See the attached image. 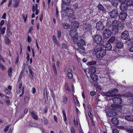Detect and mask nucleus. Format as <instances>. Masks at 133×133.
<instances>
[{
	"label": "nucleus",
	"mask_w": 133,
	"mask_h": 133,
	"mask_svg": "<svg viewBox=\"0 0 133 133\" xmlns=\"http://www.w3.org/2000/svg\"><path fill=\"white\" fill-rule=\"evenodd\" d=\"M106 54V52L105 49L100 48L97 50L96 55L97 58H101L103 57Z\"/></svg>",
	"instance_id": "nucleus-1"
},
{
	"label": "nucleus",
	"mask_w": 133,
	"mask_h": 133,
	"mask_svg": "<svg viewBox=\"0 0 133 133\" xmlns=\"http://www.w3.org/2000/svg\"><path fill=\"white\" fill-rule=\"evenodd\" d=\"M120 22L117 20H115L112 23V30L115 32H117L118 31V27Z\"/></svg>",
	"instance_id": "nucleus-2"
},
{
	"label": "nucleus",
	"mask_w": 133,
	"mask_h": 133,
	"mask_svg": "<svg viewBox=\"0 0 133 133\" xmlns=\"http://www.w3.org/2000/svg\"><path fill=\"white\" fill-rule=\"evenodd\" d=\"M115 95H116L115 96H114V97L112 99L113 102L114 103H117V104L118 103L120 104H122V101L120 96L117 94Z\"/></svg>",
	"instance_id": "nucleus-3"
},
{
	"label": "nucleus",
	"mask_w": 133,
	"mask_h": 133,
	"mask_svg": "<svg viewBox=\"0 0 133 133\" xmlns=\"http://www.w3.org/2000/svg\"><path fill=\"white\" fill-rule=\"evenodd\" d=\"M111 30L109 29H106L104 30L103 32V36L104 38H109L111 35Z\"/></svg>",
	"instance_id": "nucleus-4"
},
{
	"label": "nucleus",
	"mask_w": 133,
	"mask_h": 133,
	"mask_svg": "<svg viewBox=\"0 0 133 133\" xmlns=\"http://www.w3.org/2000/svg\"><path fill=\"white\" fill-rule=\"evenodd\" d=\"M77 44L78 46H80L82 47V48H81L80 47V48H79V50H82V52H84L85 50V48L84 47L82 46L85 44V41L83 39H81L77 42Z\"/></svg>",
	"instance_id": "nucleus-5"
},
{
	"label": "nucleus",
	"mask_w": 133,
	"mask_h": 133,
	"mask_svg": "<svg viewBox=\"0 0 133 133\" xmlns=\"http://www.w3.org/2000/svg\"><path fill=\"white\" fill-rule=\"evenodd\" d=\"M102 39V37L101 35H96L94 38L93 41L95 43L99 44L101 42Z\"/></svg>",
	"instance_id": "nucleus-6"
},
{
	"label": "nucleus",
	"mask_w": 133,
	"mask_h": 133,
	"mask_svg": "<svg viewBox=\"0 0 133 133\" xmlns=\"http://www.w3.org/2000/svg\"><path fill=\"white\" fill-rule=\"evenodd\" d=\"M110 15L112 18H116L118 15V10L116 9H114L110 12Z\"/></svg>",
	"instance_id": "nucleus-7"
},
{
	"label": "nucleus",
	"mask_w": 133,
	"mask_h": 133,
	"mask_svg": "<svg viewBox=\"0 0 133 133\" xmlns=\"http://www.w3.org/2000/svg\"><path fill=\"white\" fill-rule=\"evenodd\" d=\"M72 9L69 8L67 11L64 12L65 16L71 17L73 16L74 15V13Z\"/></svg>",
	"instance_id": "nucleus-8"
},
{
	"label": "nucleus",
	"mask_w": 133,
	"mask_h": 133,
	"mask_svg": "<svg viewBox=\"0 0 133 133\" xmlns=\"http://www.w3.org/2000/svg\"><path fill=\"white\" fill-rule=\"evenodd\" d=\"M96 27L97 30L101 31L104 29V26L103 23L99 21L97 23Z\"/></svg>",
	"instance_id": "nucleus-9"
},
{
	"label": "nucleus",
	"mask_w": 133,
	"mask_h": 133,
	"mask_svg": "<svg viewBox=\"0 0 133 133\" xmlns=\"http://www.w3.org/2000/svg\"><path fill=\"white\" fill-rule=\"evenodd\" d=\"M121 38L124 40H127L129 37V34L128 32L127 31H124L121 35Z\"/></svg>",
	"instance_id": "nucleus-10"
},
{
	"label": "nucleus",
	"mask_w": 133,
	"mask_h": 133,
	"mask_svg": "<svg viewBox=\"0 0 133 133\" xmlns=\"http://www.w3.org/2000/svg\"><path fill=\"white\" fill-rule=\"evenodd\" d=\"M127 16V14L124 12H120L118 15L119 18L122 20H124L126 19Z\"/></svg>",
	"instance_id": "nucleus-11"
},
{
	"label": "nucleus",
	"mask_w": 133,
	"mask_h": 133,
	"mask_svg": "<svg viewBox=\"0 0 133 133\" xmlns=\"http://www.w3.org/2000/svg\"><path fill=\"white\" fill-rule=\"evenodd\" d=\"M69 34L70 36L72 38L76 37L78 35L76 30L74 29L71 30L69 32Z\"/></svg>",
	"instance_id": "nucleus-12"
},
{
	"label": "nucleus",
	"mask_w": 133,
	"mask_h": 133,
	"mask_svg": "<svg viewBox=\"0 0 133 133\" xmlns=\"http://www.w3.org/2000/svg\"><path fill=\"white\" fill-rule=\"evenodd\" d=\"M111 121L112 123L115 125H118L119 124V122L117 118H113L111 119Z\"/></svg>",
	"instance_id": "nucleus-13"
},
{
	"label": "nucleus",
	"mask_w": 133,
	"mask_h": 133,
	"mask_svg": "<svg viewBox=\"0 0 133 133\" xmlns=\"http://www.w3.org/2000/svg\"><path fill=\"white\" fill-rule=\"evenodd\" d=\"M125 119L129 122H133V115H129L125 116Z\"/></svg>",
	"instance_id": "nucleus-14"
},
{
	"label": "nucleus",
	"mask_w": 133,
	"mask_h": 133,
	"mask_svg": "<svg viewBox=\"0 0 133 133\" xmlns=\"http://www.w3.org/2000/svg\"><path fill=\"white\" fill-rule=\"evenodd\" d=\"M79 26V24L77 21H74L72 23L71 26L73 29H77L78 28Z\"/></svg>",
	"instance_id": "nucleus-15"
},
{
	"label": "nucleus",
	"mask_w": 133,
	"mask_h": 133,
	"mask_svg": "<svg viewBox=\"0 0 133 133\" xmlns=\"http://www.w3.org/2000/svg\"><path fill=\"white\" fill-rule=\"evenodd\" d=\"M104 94L105 96L108 97H112L116 95L115 94H112L111 91L105 92L104 93Z\"/></svg>",
	"instance_id": "nucleus-16"
},
{
	"label": "nucleus",
	"mask_w": 133,
	"mask_h": 133,
	"mask_svg": "<svg viewBox=\"0 0 133 133\" xmlns=\"http://www.w3.org/2000/svg\"><path fill=\"white\" fill-rule=\"evenodd\" d=\"M127 9V5L124 4H122L120 5V9L122 11H124L126 10Z\"/></svg>",
	"instance_id": "nucleus-17"
},
{
	"label": "nucleus",
	"mask_w": 133,
	"mask_h": 133,
	"mask_svg": "<svg viewBox=\"0 0 133 133\" xmlns=\"http://www.w3.org/2000/svg\"><path fill=\"white\" fill-rule=\"evenodd\" d=\"M90 76L92 79L94 81L96 82L98 80V76L95 74H92Z\"/></svg>",
	"instance_id": "nucleus-18"
},
{
	"label": "nucleus",
	"mask_w": 133,
	"mask_h": 133,
	"mask_svg": "<svg viewBox=\"0 0 133 133\" xmlns=\"http://www.w3.org/2000/svg\"><path fill=\"white\" fill-rule=\"evenodd\" d=\"M67 75L68 78L70 79H72L73 78V75L71 72V70L70 69H68L67 70Z\"/></svg>",
	"instance_id": "nucleus-19"
},
{
	"label": "nucleus",
	"mask_w": 133,
	"mask_h": 133,
	"mask_svg": "<svg viewBox=\"0 0 133 133\" xmlns=\"http://www.w3.org/2000/svg\"><path fill=\"white\" fill-rule=\"evenodd\" d=\"M109 1L114 7L117 6L118 5V2L117 0H109Z\"/></svg>",
	"instance_id": "nucleus-20"
},
{
	"label": "nucleus",
	"mask_w": 133,
	"mask_h": 133,
	"mask_svg": "<svg viewBox=\"0 0 133 133\" xmlns=\"http://www.w3.org/2000/svg\"><path fill=\"white\" fill-rule=\"evenodd\" d=\"M105 49L108 50H111L112 47L110 43L108 42L105 45Z\"/></svg>",
	"instance_id": "nucleus-21"
},
{
	"label": "nucleus",
	"mask_w": 133,
	"mask_h": 133,
	"mask_svg": "<svg viewBox=\"0 0 133 133\" xmlns=\"http://www.w3.org/2000/svg\"><path fill=\"white\" fill-rule=\"evenodd\" d=\"M89 71L92 74L95 73L96 71V68L94 66H91L90 68Z\"/></svg>",
	"instance_id": "nucleus-22"
},
{
	"label": "nucleus",
	"mask_w": 133,
	"mask_h": 133,
	"mask_svg": "<svg viewBox=\"0 0 133 133\" xmlns=\"http://www.w3.org/2000/svg\"><path fill=\"white\" fill-rule=\"evenodd\" d=\"M31 115L32 117L34 119L36 120L38 119V117L35 111H32L31 113Z\"/></svg>",
	"instance_id": "nucleus-23"
},
{
	"label": "nucleus",
	"mask_w": 133,
	"mask_h": 133,
	"mask_svg": "<svg viewBox=\"0 0 133 133\" xmlns=\"http://www.w3.org/2000/svg\"><path fill=\"white\" fill-rule=\"evenodd\" d=\"M123 46V43L120 42H118L116 44V46L118 48L121 49Z\"/></svg>",
	"instance_id": "nucleus-24"
},
{
	"label": "nucleus",
	"mask_w": 133,
	"mask_h": 133,
	"mask_svg": "<svg viewBox=\"0 0 133 133\" xmlns=\"http://www.w3.org/2000/svg\"><path fill=\"white\" fill-rule=\"evenodd\" d=\"M4 42L7 45H9L11 42L9 38L7 37H6L4 38Z\"/></svg>",
	"instance_id": "nucleus-25"
},
{
	"label": "nucleus",
	"mask_w": 133,
	"mask_h": 133,
	"mask_svg": "<svg viewBox=\"0 0 133 133\" xmlns=\"http://www.w3.org/2000/svg\"><path fill=\"white\" fill-rule=\"evenodd\" d=\"M66 5H67L62 4V10H63L64 11H66L67 10H68L69 8V7H68L67 6H66Z\"/></svg>",
	"instance_id": "nucleus-26"
},
{
	"label": "nucleus",
	"mask_w": 133,
	"mask_h": 133,
	"mask_svg": "<svg viewBox=\"0 0 133 133\" xmlns=\"http://www.w3.org/2000/svg\"><path fill=\"white\" fill-rule=\"evenodd\" d=\"M126 4L127 6H131L133 5V1L132 0H127Z\"/></svg>",
	"instance_id": "nucleus-27"
},
{
	"label": "nucleus",
	"mask_w": 133,
	"mask_h": 133,
	"mask_svg": "<svg viewBox=\"0 0 133 133\" xmlns=\"http://www.w3.org/2000/svg\"><path fill=\"white\" fill-rule=\"evenodd\" d=\"M12 70L11 68H10L8 70V73L9 76L10 77V78H11V77L12 76Z\"/></svg>",
	"instance_id": "nucleus-28"
},
{
	"label": "nucleus",
	"mask_w": 133,
	"mask_h": 133,
	"mask_svg": "<svg viewBox=\"0 0 133 133\" xmlns=\"http://www.w3.org/2000/svg\"><path fill=\"white\" fill-rule=\"evenodd\" d=\"M62 26L63 28L65 29H68L70 27V26L69 25L66 23H63V24Z\"/></svg>",
	"instance_id": "nucleus-29"
},
{
	"label": "nucleus",
	"mask_w": 133,
	"mask_h": 133,
	"mask_svg": "<svg viewBox=\"0 0 133 133\" xmlns=\"http://www.w3.org/2000/svg\"><path fill=\"white\" fill-rule=\"evenodd\" d=\"M98 9L101 11H105V9L101 4H99L98 5Z\"/></svg>",
	"instance_id": "nucleus-30"
},
{
	"label": "nucleus",
	"mask_w": 133,
	"mask_h": 133,
	"mask_svg": "<svg viewBox=\"0 0 133 133\" xmlns=\"http://www.w3.org/2000/svg\"><path fill=\"white\" fill-rule=\"evenodd\" d=\"M63 3L64 4L68 5L71 2V0H62Z\"/></svg>",
	"instance_id": "nucleus-31"
},
{
	"label": "nucleus",
	"mask_w": 133,
	"mask_h": 133,
	"mask_svg": "<svg viewBox=\"0 0 133 133\" xmlns=\"http://www.w3.org/2000/svg\"><path fill=\"white\" fill-rule=\"evenodd\" d=\"M110 115V117L116 116L117 117L118 115L117 112L115 111H112L111 112Z\"/></svg>",
	"instance_id": "nucleus-32"
},
{
	"label": "nucleus",
	"mask_w": 133,
	"mask_h": 133,
	"mask_svg": "<svg viewBox=\"0 0 133 133\" xmlns=\"http://www.w3.org/2000/svg\"><path fill=\"white\" fill-rule=\"evenodd\" d=\"M5 103L8 105L10 104V101L9 97L7 96H5Z\"/></svg>",
	"instance_id": "nucleus-33"
},
{
	"label": "nucleus",
	"mask_w": 133,
	"mask_h": 133,
	"mask_svg": "<svg viewBox=\"0 0 133 133\" xmlns=\"http://www.w3.org/2000/svg\"><path fill=\"white\" fill-rule=\"evenodd\" d=\"M4 92L5 94H9L10 96H12V93L11 92V91H9L8 89H6L4 90Z\"/></svg>",
	"instance_id": "nucleus-34"
},
{
	"label": "nucleus",
	"mask_w": 133,
	"mask_h": 133,
	"mask_svg": "<svg viewBox=\"0 0 133 133\" xmlns=\"http://www.w3.org/2000/svg\"><path fill=\"white\" fill-rule=\"evenodd\" d=\"M42 121L43 122L45 125H47L48 123V121L47 119L45 118L44 117H43L42 119Z\"/></svg>",
	"instance_id": "nucleus-35"
},
{
	"label": "nucleus",
	"mask_w": 133,
	"mask_h": 133,
	"mask_svg": "<svg viewBox=\"0 0 133 133\" xmlns=\"http://www.w3.org/2000/svg\"><path fill=\"white\" fill-rule=\"evenodd\" d=\"M15 1V2L13 4V6L15 8L17 7H18V5L19 4V1Z\"/></svg>",
	"instance_id": "nucleus-36"
},
{
	"label": "nucleus",
	"mask_w": 133,
	"mask_h": 133,
	"mask_svg": "<svg viewBox=\"0 0 133 133\" xmlns=\"http://www.w3.org/2000/svg\"><path fill=\"white\" fill-rule=\"evenodd\" d=\"M68 98L66 97L65 96L63 97V101L62 102L64 104H66L67 102Z\"/></svg>",
	"instance_id": "nucleus-37"
},
{
	"label": "nucleus",
	"mask_w": 133,
	"mask_h": 133,
	"mask_svg": "<svg viewBox=\"0 0 133 133\" xmlns=\"http://www.w3.org/2000/svg\"><path fill=\"white\" fill-rule=\"evenodd\" d=\"M7 35L10 36L12 34V32L10 31V29L8 28L6 30Z\"/></svg>",
	"instance_id": "nucleus-38"
},
{
	"label": "nucleus",
	"mask_w": 133,
	"mask_h": 133,
	"mask_svg": "<svg viewBox=\"0 0 133 133\" xmlns=\"http://www.w3.org/2000/svg\"><path fill=\"white\" fill-rule=\"evenodd\" d=\"M65 87L66 90L69 92H70V88L69 87V85L67 83H66L65 84Z\"/></svg>",
	"instance_id": "nucleus-39"
},
{
	"label": "nucleus",
	"mask_w": 133,
	"mask_h": 133,
	"mask_svg": "<svg viewBox=\"0 0 133 133\" xmlns=\"http://www.w3.org/2000/svg\"><path fill=\"white\" fill-rule=\"evenodd\" d=\"M52 66L54 72V73L56 75L57 74V71L55 63H53L52 64Z\"/></svg>",
	"instance_id": "nucleus-40"
},
{
	"label": "nucleus",
	"mask_w": 133,
	"mask_h": 133,
	"mask_svg": "<svg viewBox=\"0 0 133 133\" xmlns=\"http://www.w3.org/2000/svg\"><path fill=\"white\" fill-rule=\"evenodd\" d=\"M115 37H112L109 40L108 42L109 43H112L115 41Z\"/></svg>",
	"instance_id": "nucleus-41"
},
{
	"label": "nucleus",
	"mask_w": 133,
	"mask_h": 133,
	"mask_svg": "<svg viewBox=\"0 0 133 133\" xmlns=\"http://www.w3.org/2000/svg\"><path fill=\"white\" fill-rule=\"evenodd\" d=\"M96 63V62L95 61H92L90 62H89L88 63V64L89 65L95 64Z\"/></svg>",
	"instance_id": "nucleus-42"
},
{
	"label": "nucleus",
	"mask_w": 133,
	"mask_h": 133,
	"mask_svg": "<svg viewBox=\"0 0 133 133\" xmlns=\"http://www.w3.org/2000/svg\"><path fill=\"white\" fill-rule=\"evenodd\" d=\"M0 68L3 71H5L6 70L5 67L2 63H0Z\"/></svg>",
	"instance_id": "nucleus-43"
},
{
	"label": "nucleus",
	"mask_w": 133,
	"mask_h": 133,
	"mask_svg": "<svg viewBox=\"0 0 133 133\" xmlns=\"http://www.w3.org/2000/svg\"><path fill=\"white\" fill-rule=\"evenodd\" d=\"M118 90L117 89H112L111 90V92L112 94H114L118 92Z\"/></svg>",
	"instance_id": "nucleus-44"
},
{
	"label": "nucleus",
	"mask_w": 133,
	"mask_h": 133,
	"mask_svg": "<svg viewBox=\"0 0 133 133\" xmlns=\"http://www.w3.org/2000/svg\"><path fill=\"white\" fill-rule=\"evenodd\" d=\"M24 72L21 71V72L19 76L18 79V81H20L22 79V77L24 73Z\"/></svg>",
	"instance_id": "nucleus-45"
},
{
	"label": "nucleus",
	"mask_w": 133,
	"mask_h": 133,
	"mask_svg": "<svg viewBox=\"0 0 133 133\" xmlns=\"http://www.w3.org/2000/svg\"><path fill=\"white\" fill-rule=\"evenodd\" d=\"M74 102L75 103V104L77 105H79V103L78 99L76 98H74Z\"/></svg>",
	"instance_id": "nucleus-46"
},
{
	"label": "nucleus",
	"mask_w": 133,
	"mask_h": 133,
	"mask_svg": "<svg viewBox=\"0 0 133 133\" xmlns=\"http://www.w3.org/2000/svg\"><path fill=\"white\" fill-rule=\"evenodd\" d=\"M71 133H76L75 129L73 126H72L70 128Z\"/></svg>",
	"instance_id": "nucleus-47"
},
{
	"label": "nucleus",
	"mask_w": 133,
	"mask_h": 133,
	"mask_svg": "<svg viewBox=\"0 0 133 133\" xmlns=\"http://www.w3.org/2000/svg\"><path fill=\"white\" fill-rule=\"evenodd\" d=\"M6 29V28L5 27H4L1 30V34L3 35L4 34L5 32V31Z\"/></svg>",
	"instance_id": "nucleus-48"
},
{
	"label": "nucleus",
	"mask_w": 133,
	"mask_h": 133,
	"mask_svg": "<svg viewBox=\"0 0 133 133\" xmlns=\"http://www.w3.org/2000/svg\"><path fill=\"white\" fill-rule=\"evenodd\" d=\"M29 72L30 74V75H31V76L33 78V77H34V73H33V72L31 70V68H29Z\"/></svg>",
	"instance_id": "nucleus-49"
},
{
	"label": "nucleus",
	"mask_w": 133,
	"mask_h": 133,
	"mask_svg": "<svg viewBox=\"0 0 133 133\" xmlns=\"http://www.w3.org/2000/svg\"><path fill=\"white\" fill-rule=\"evenodd\" d=\"M53 41L54 42H55L57 44H58V42L56 39V37L55 35L53 36Z\"/></svg>",
	"instance_id": "nucleus-50"
},
{
	"label": "nucleus",
	"mask_w": 133,
	"mask_h": 133,
	"mask_svg": "<svg viewBox=\"0 0 133 133\" xmlns=\"http://www.w3.org/2000/svg\"><path fill=\"white\" fill-rule=\"evenodd\" d=\"M126 131L130 133H133V129H126Z\"/></svg>",
	"instance_id": "nucleus-51"
},
{
	"label": "nucleus",
	"mask_w": 133,
	"mask_h": 133,
	"mask_svg": "<svg viewBox=\"0 0 133 133\" xmlns=\"http://www.w3.org/2000/svg\"><path fill=\"white\" fill-rule=\"evenodd\" d=\"M35 6L36 9L35 14L36 15H37L39 13V11L37 9L38 6L37 4H35Z\"/></svg>",
	"instance_id": "nucleus-52"
},
{
	"label": "nucleus",
	"mask_w": 133,
	"mask_h": 133,
	"mask_svg": "<svg viewBox=\"0 0 133 133\" xmlns=\"http://www.w3.org/2000/svg\"><path fill=\"white\" fill-rule=\"evenodd\" d=\"M91 111H89L88 112V113L89 116L91 119V120H92V118L93 116L91 114L90 112Z\"/></svg>",
	"instance_id": "nucleus-53"
},
{
	"label": "nucleus",
	"mask_w": 133,
	"mask_h": 133,
	"mask_svg": "<svg viewBox=\"0 0 133 133\" xmlns=\"http://www.w3.org/2000/svg\"><path fill=\"white\" fill-rule=\"evenodd\" d=\"M128 40L127 41V42H128V44H132L133 42L132 41V40L131 39H128Z\"/></svg>",
	"instance_id": "nucleus-54"
},
{
	"label": "nucleus",
	"mask_w": 133,
	"mask_h": 133,
	"mask_svg": "<svg viewBox=\"0 0 133 133\" xmlns=\"http://www.w3.org/2000/svg\"><path fill=\"white\" fill-rule=\"evenodd\" d=\"M30 99V98L29 97H26L25 98L24 101L25 102H28Z\"/></svg>",
	"instance_id": "nucleus-55"
},
{
	"label": "nucleus",
	"mask_w": 133,
	"mask_h": 133,
	"mask_svg": "<svg viewBox=\"0 0 133 133\" xmlns=\"http://www.w3.org/2000/svg\"><path fill=\"white\" fill-rule=\"evenodd\" d=\"M22 70L21 71L24 72L25 71V64H23L22 67Z\"/></svg>",
	"instance_id": "nucleus-56"
},
{
	"label": "nucleus",
	"mask_w": 133,
	"mask_h": 133,
	"mask_svg": "<svg viewBox=\"0 0 133 133\" xmlns=\"http://www.w3.org/2000/svg\"><path fill=\"white\" fill-rule=\"evenodd\" d=\"M10 126L9 125H7L4 128V131L5 132H6L7 131L8 129L9 128Z\"/></svg>",
	"instance_id": "nucleus-57"
},
{
	"label": "nucleus",
	"mask_w": 133,
	"mask_h": 133,
	"mask_svg": "<svg viewBox=\"0 0 133 133\" xmlns=\"http://www.w3.org/2000/svg\"><path fill=\"white\" fill-rule=\"evenodd\" d=\"M74 123L75 125H77L78 124L77 119L76 118H74Z\"/></svg>",
	"instance_id": "nucleus-58"
},
{
	"label": "nucleus",
	"mask_w": 133,
	"mask_h": 133,
	"mask_svg": "<svg viewBox=\"0 0 133 133\" xmlns=\"http://www.w3.org/2000/svg\"><path fill=\"white\" fill-rule=\"evenodd\" d=\"M62 47L63 48L65 49H67V47L66 44L64 43H63L62 44Z\"/></svg>",
	"instance_id": "nucleus-59"
},
{
	"label": "nucleus",
	"mask_w": 133,
	"mask_h": 133,
	"mask_svg": "<svg viewBox=\"0 0 133 133\" xmlns=\"http://www.w3.org/2000/svg\"><path fill=\"white\" fill-rule=\"evenodd\" d=\"M113 133H118L119 131L118 130L116 129H114L113 130Z\"/></svg>",
	"instance_id": "nucleus-60"
},
{
	"label": "nucleus",
	"mask_w": 133,
	"mask_h": 133,
	"mask_svg": "<svg viewBox=\"0 0 133 133\" xmlns=\"http://www.w3.org/2000/svg\"><path fill=\"white\" fill-rule=\"evenodd\" d=\"M119 2L122 4H124L126 2L125 0H118Z\"/></svg>",
	"instance_id": "nucleus-61"
},
{
	"label": "nucleus",
	"mask_w": 133,
	"mask_h": 133,
	"mask_svg": "<svg viewBox=\"0 0 133 133\" xmlns=\"http://www.w3.org/2000/svg\"><path fill=\"white\" fill-rule=\"evenodd\" d=\"M4 21L3 20H1V21L0 23V26H1V28L2 27V25L4 24Z\"/></svg>",
	"instance_id": "nucleus-62"
},
{
	"label": "nucleus",
	"mask_w": 133,
	"mask_h": 133,
	"mask_svg": "<svg viewBox=\"0 0 133 133\" xmlns=\"http://www.w3.org/2000/svg\"><path fill=\"white\" fill-rule=\"evenodd\" d=\"M95 86L98 88L100 89L101 88V86L99 84L97 83L95 84Z\"/></svg>",
	"instance_id": "nucleus-63"
},
{
	"label": "nucleus",
	"mask_w": 133,
	"mask_h": 133,
	"mask_svg": "<svg viewBox=\"0 0 133 133\" xmlns=\"http://www.w3.org/2000/svg\"><path fill=\"white\" fill-rule=\"evenodd\" d=\"M129 51L131 52H133V45L129 49Z\"/></svg>",
	"instance_id": "nucleus-64"
}]
</instances>
